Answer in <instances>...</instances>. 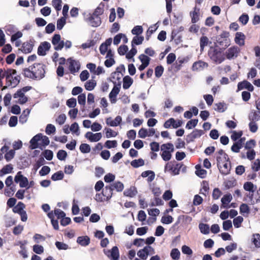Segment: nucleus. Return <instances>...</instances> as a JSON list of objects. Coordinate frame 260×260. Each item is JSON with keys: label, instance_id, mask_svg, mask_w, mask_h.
Listing matches in <instances>:
<instances>
[{"label": "nucleus", "instance_id": "e2e57ef3", "mask_svg": "<svg viewBox=\"0 0 260 260\" xmlns=\"http://www.w3.org/2000/svg\"><path fill=\"white\" fill-rule=\"evenodd\" d=\"M117 142L116 140H107L105 144V146L108 149L115 148L117 146Z\"/></svg>", "mask_w": 260, "mask_h": 260}, {"label": "nucleus", "instance_id": "7ed1b4c3", "mask_svg": "<svg viewBox=\"0 0 260 260\" xmlns=\"http://www.w3.org/2000/svg\"><path fill=\"white\" fill-rule=\"evenodd\" d=\"M20 77L17 75L15 70L7 69L6 84L8 86L16 87L20 82Z\"/></svg>", "mask_w": 260, "mask_h": 260}, {"label": "nucleus", "instance_id": "bb28decb", "mask_svg": "<svg viewBox=\"0 0 260 260\" xmlns=\"http://www.w3.org/2000/svg\"><path fill=\"white\" fill-rule=\"evenodd\" d=\"M249 120L254 121L260 120V111H252L248 116Z\"/></svg>", "mask_w": 260, "mask_h": 260}, {"label": "nucleus", "instance_id": "5fc2aeb1", "mask_svg": "<svg viewBox=\"0 0 260 260\" xmlns=\"http://www.w3.org/2000/svg\"><path fill=\"white\" fill-rule=\"evenodd\" d=\"M137 193V190L134 187H131L129 189L126 190L124 191V194L125 196L133 197Z\"/></svg>", "mask_w": 260, "mask_h": 260}, {"label": "nucleus", "instance_id": "c85d7f7f", "mask_svg": "<svg viewBox=\"0 0 260 260\" xmlns=\"http://www.w3.org/2000/svg\"><path fill=\"white\" fill-rule=\"evenodd\" d=\"M201 186L202 187L200 189V193L206 196L209 190L208 183L206 181H203L202 183Z\"/></svg>", "mask_w": 260, "mask_h": 260}, {"label": "nucleus", "instance_id": "3c124183", "mask_svg": "<svg viewBox=\"0 0 260 260\" xmlns=\"http://www.w3.org/2000/svg\"><path fill=\"white\" fill-rule=\"evenodd\" d=\"M66 17H62L57 20L56 24L57 29L61 30L63 28L66 23Z\"/></svg>", "mask_w": 260, "mask_h": 260}, {"label": "nucleus", "instance_id": "69168bd1", "mask_svg": "<svg viewBox=\"0 0 260 260\" xmlns=\"http://www.w3.org/2000/svg\"><path fill=\"white\" fill-rule=\"evenodd\" d=\"M243 221V218L240 216H238L234 219L233 224L235 228H238L241 226V223Z\"/></svg>", "mask_w": 260, "mask_h": 260}, {"label": "nucleus", "instance_id": "8fccbe9b", "mask_svg": "<svg viewBox=\"0 0 260 260\" xmlns=\"http://www.w3.org/2000/svg\"><path fill=\"white\" fill-rule=\"evenodd\" d=\"M139 58L141 60L142 64L147 66L149 65L150 58L147 55L142 54L139 55Z\"/></svg>", "mask_w": 260, "mask_h": 260}, {"label": "nucleus", "instance_id": "dca6fc26", "mask_svg": "<svg viewBox=\"0 0 260 260\" xmlns=\"http://www.w3.org/2000/svg\"><path fill=\"white\" fill-rule=\"evenodd\" d=\"M244 88L247 89L249 91H252L254 90V87L252 85L246 80L239 82L238 84V91H240Z\"/></svg>", "mask_w": 260, "mask_h": 260}, {"label": "nucleus", "instance_id": "f704fd0d", "mask_svg": "<svg viewBox=\"0 0 260 260\" xmlns=\"http://www.w3.org/2000/svg\"><path fill=\"white\" fill-rule=\"evenodd\" d=\"M25 206L22 202H19L17 205L14 207L13 211L14 213L19 214L24 210Z\"/></svg>", "mask_w": 260, "mask_h": 260}, {"label": "nucleus", "instance_id": "9b49d317", "mask_svg": "<svg viewBox=\"0 0 260 260\" xmlns=\"http://www.w3.org/2000/svg\"><path fill=\"white\" fill-rule=\"evenodd\" d=\"M85 137L89 141L92 142H95L100 141L102 137V135L101 133H92L90 132H88L85 134Z\"/></svg>", "mask_w": 260, "mask_h": 260}, {"label": "nucleus", "instance_id": "a878e982", "mask_svg": "<svg viewBox=\"0 0 260 260\" xmlns=\"http://www.w3.org/2000/svg\"><path fill=\"white\" fill-rule=\"evenodd\" d=\"M33 48V45L30 42H25L22 44L21 51L25 53H30Z\"/></svg>", "mask_w": 260, "mask_h": 260}, {"label": "nucleus", "instance_id": "774afa93", "mask_svg": "<svg viewBox=\"0 0 260 260\" xmlns=\"http://www.w3.org/2000/svg\"><path fill=\"white\" fill-rule=\"evenodd\" d=\"M15 154L14 150H10L5 154V158L7 161H9L14 158Z\"/></svg>", "mask_w": 260, "mask_h": 260}, {"label": "nucleus", "instance_id": "0e129e2a", "mask_svg": "<svg viewBox=\"0 0 260 260\" xmlns=\"http://www.w3.org/2000/svg\"><path fill=\"white\" fill-rule=\"evenodd\" d=\"M66 119V115L64 114H61L56 118L55 121L59 125H62L64 123Z\"/></svg>", "mask_w": 260, "mask_h": 260}, {"label": "nucleus", "instance_id": "e433bc0d", "mask_svg": "<svg viewBox=\"0 0 260 260\" xmlns=\"http://www.w3.org/2000/svg\"><path fill=\"white\" fill-rule=\"evenodd\" d=\"M119 70H124L125 68L124 65L122 64L119 67L117 68V71L112 73V78H116L117 80H119L121 78L120 75L121 74L120 73V71H119Z\"/></svg>", "mask_w": 260, "mask_h": 260}, {"label": "nucleus", "instance_id": "37998d69", "mask_svg": "<svg viewBox=\"0 0 260 260\" xmlns=\"http://www.w3.org/2000/svg\"><path fill=\"white\" fill-rule=\"evenodd\" d=\"M252 242L256 248L260 247V235L254 234L252 235Z\"/></svg>", "mask_w": 260, "mask_h": 260}, {"label": "nucleus", "instance_id": "f3484780", "mask_svg": "<svg viewBox=\"0 0 260 260\" xmlns=\"http://www.w3.org/2000/svg\"><path fill=\"white\" fill-rule=\"evenodd\" d=\"M228 155L222 149L219 150L217 153L216 160L217 162L224 163L225 161L229 160Z\"/></svg>", "mask_w": 260, "mask_h": 260}, {"label": "nucleus", "instance_id": "6e6552de", "mask_svg": "<svg viewBox=\"0 0 260 260\" xmlns=\"http://www.w3.org/2000/svg\"><path fill=\"white\" fill-rule=\"evenodd\" d=\"M204 134V132L201 129H196L186 137V141L188 142H192L194 139L200 138Z\"/></svg>", "mask_w": 260, "mask_h": 260}, {"label": "nucleus", "instance_id": "20e7f679", "mask_svg": "<svg viewBox=\"0 0 260 260\" xmlns=\"http://www.w3.org/2000/svg\"><path fill=\"white\" fill-rule=\"evenodd\" d=\"M183 166L181 162H177L175 161H171L166 164L165 167V171H170L173 175H178Z\"/></svg>", "mask_w": 260, "mask_h": 260}, {"label": "nucleus", "instance_id": "423d86ee", "mask_svg": "<svg viewBox=\"0 0 260 260\" xmlns=\"http://www.w3.org/2000/svg\"><path fill=\"white\" fill-rule=\"evenodd\" d=\"M14 180L15 182H19L20 187H25L28 184V181L26 177L23 176L21 174V172H18L15 177Z\"/></svg>", "mask_w": 260, "mask_h": 260}, {"label": "nucleus", "instance_id": "4468645a", "mask_svg": "<svg viewBox=\"0 0 260 260\" xmlns=\"http://www.w3.org/2000/svg\"><path fill=\"white\" fill-rule=\"evenodd\" d=\"M122 121V118L120 116H117L114 120H113L111 117L107 118L106 119V123L108 125L110 126H117L119 125Z\"/></svg>", "mask_w": 260, "mask_h": 260}, {"label": "nucleus", "instance_id": "58836bf2", "mask_svg": "<svg viewBox=\"0 0 260 260\" xmlns=\"http://www.w3.org/2000/svg\"><path fill=\"white\" fill-rule=\"evenodd\" d=\"M162 152L160 154L162 159L165 161H169L172 158V153L173 152H170L169 151H161Z\"/></svg>", "mask_w": 260, "mask_h": 260}, {"label": "nucleus", "instance_id": "393cba45", "mask_svg": "<svg viewBox=\"0 0 260 260\" xmlns=\"http://www.w3.org/2000/svg\"><path fill=\"white\" fill-rule=\"evenodd\" d=\"M133 83V79L128 76H126L123 79V88L127 89L129 88Z\"/></svg>", "mask_w": 260, "mask_h": 260}, {"label": "nucleus", "instance_id": "cd10ccee", "mask_svg": "<svg viewBox=\"0 0 260 260\" xmlns=\"http://www.w3.org/2000/svg\"><path fill=\"white\" fill-rule=\"evenodd\" d=\"M109 252L111 253V260H119V253L117 246H114Z\"/></svg>", "mask_w": 260, "mask_h": 260}, {"label": "nucleus", "instance_id": "9d476101", "mask_svg": "<svg viewBox=\"0 0 260 260\" xmlns=\"http://www.w3.org/2000/svg\"><path fill=\"white\" fill-rule=\"evenodd\" d=\"M69 63V69L72 73L77 72L80 69V63L78 61L70 58L68 59Z\"/></svg>", "mask_w": 260, "mask_h": 260}, {"label": "nucleus", "instance_id": "39448f33", "mask_svg": "<svg viewBox=\"0 0 260 260\" xmlns=\"http://www.w3.org/2000/svg\"><path fill=\"white\" fill-rule=\"evenodd\" d=\"M52 43L55 50H60L64 47V42L61 41V37L59 34H55L52 39Z\"/></svg>", "mask_w": 260, "mask_h": 260}, {"label": "nucleus", "instance_id": "4c0bfd02", "mask_svg": "<svg viewBox=\"0 0 260 260\" xmlns=\"http://www.w3.org/2000/svg\"><path fill=\"white\" fill-rule=\"evenodd\" d=\"M131 165L134 168H137L144 165V161L142 158L135 159L131 161Z\"/></svg>", "mask_w": 260, "mask_h": 260}, {"label": "nucleus", "instance_id": "473e14b6", "mask_svg": "<svg viewBox=\"0 0 260 260\" xmlns=\"http://www.w3.org/2000/svg\"><path fill=\"white\" fill-rule=\"evenodd\" d=\"M161 151H169L170 152H174V147L173 144L171 143H168L164 144L160 146Z\"/></svg>", "mask_w": 260, "mask_h": 260}, {"label": "nucleus", "instance_id": "ea45409f", "mask_svg": "<svg viewBox=\"0 0 260 260\" xmlns=\"http://www.w3.org/2000/svg\"><path fill=\"white\" fill-rule=\"evenodd\" d=\"M13 169V166L11 164H8L5 166L1 170L2 176L12 173Z\"/></svg>", "mask_w": 260, "mask_h": 260}, {"label": "nucleus", "instance_id": "5701e85b", "mask_svg": "<svg viewBox=\"0 0 260 260\" xmlns=\"http://www.w3.org/2000/svg\"><path fill=\"white\" fill-rule=\"evenodd\" d=\"M77 242L81 246H86L89 244L90 238L87 236L79 237L77 238Z\"/></svg>", "mask_w": 260, "mask_h": 260}, {"label": "nucleus", "instance_id": "f257e3e1", "mask_svg": "<svg viewBox=\"0 0 260 260\" xmlns=\"http://www.w3.org/2000/svg\"><path fill=\"white\" fill-rule=\"evenodd\" d=\"M45 73V66L39 63H34L33 66L23 70V75L25 77L37 80L43 79Z\"/></svg>", "mask_w": 260, "mask_h": 260}, {"label": "nucleus", "instance_id": "a18cd8bd", "mask_svg": "<svg viewBox=\"0 0 260 260\" xmlns=\"http://www.w3.org/2000/svg\"><path fill=\"white\" fill-rule=\"evenodd\" d=\"M200 231L204 234H208L210 232L209 226L207 224L200 223L199 225Z\"/></svg>", "mask_w": 260, "mask_h": 260}, {"label": "nucleus", "instance_id": "412c9836", "mask_svg": "<svg viewBox=\"0 0 260 260\" xmlns=\"http://www.w3.org/2000/svg\"><path fill=\"white\" fill-rule=\"evenodd\" d=\"M41 138V134H39L34 136L30 141L31 149H35L39 146V142H40V138Z\"/></svg>", "mask_w": 260, "mask_h": 260}, {"label": "nucleus", "instance_id": "1a4fd4ad", "mask_svg": "<svg viewBox=\"0 0 260 260\" xmlns=\"http://www.w3.org/2000/svg\"><path fill=\"white\" fill-rule=\"evenodd\" d=\"M240 51V49L237 46H233L229 48L226 52V57L229 59H231L234 57H236Z\"/></svg>", "mask_w": 260, "mask_h": 260}, {"label": "nucleus", "instance_id": "864d4df0", "mask_svg": "<svg viewBox=\"0 0 260 260\" xmlns=\"http://www.w3.org/2000/svg\"><path fill=\"white\" fill-rule=\"evenodd\" d=\"M240 212L243 215L246 214L248 215L249 213V208L246 204H242L240 207Z\"/></svg>", "mask_w": 260, "mask_h": 260}, {"label": "nucleus", "instance_id": "6ab92c4d", "mask_svg": "<svg viewBox=\"0 0 260 260\" xmlns=\"http://www.w3.org/2000/svg\"><path fill=\"white\" fill-rule=\"evenodd\" d=\"M233 198L230 193L226 194L221 198V202L222 203L221 208H229V204L232 201Z\"/></svg>", "mask_w": 260, "mask_h": 260}, {"label": "nucleus", "instance_id": "13d9d810", "mask_svg": "<svg viewBox=\"0 0 260 260\" xmlns=\"http://www.w3.org/2000/svg\"><path fill=\"white\" fill-rule=\"evenodd\" d=\"M79 148L81 152L83 153H89L91 150L89 145L85 143L81 144Z\"/></svg>", "mask_w": 260, "mask_h": 260}, {"label": "nucleus", "instance_id": "2f4dec72", "mask_svg": "<svg viewBox=\"0 0 260 260\" xmlns=\"http://www.w3.org/2000/svg\"><path fill=\"white\" fill-rule=\"evenodd\" d=\"M70 130L73 135L75 134L76 136H78L80 134L79 125L78 123L76 122L71 124L70 127Z\"/></svg>", "mask_w": 260, "mask_h": 260}, {"label": "nucleus", "instance_id": "c03bdc74", "mask_svg": "<svg viewBox=\"0 0 260 260\" xmlns=\"http://www.w3.org/2000/svg\"><path fill=\"white\" fill-rule=\"evenodd\" d=\"M111 186L113 188V189H116L117 191H121L124 188L123 184L120 181H117L113 183L111 185Z\"/></svg>", "mask_w": 260, "mask_h": 260}, {"label": "nucleus", "instance_id": "4d7b16f0", "mask_svg": "<svg viewBox=\"0 0 260 260\" xmlns=\"http://www.w3.org/2000/svg\"><path fill=\"white\" fill-rule=\"evenodd\" d=\"M209 42V39L207 37L203 36L200 39V48L201 50L203 51L205 46H207Z\"/></svg>", "mask_w": 260, "mask_h": 260}, {"label": "nucleus", "instance_id": "c9c22d12", "mask_svg": "<svg viewBox=\"0 0 260 260\" xmlns=\"http://www.w3.org/2000/svg\"><path fill=\"white\" fill-rule=\"evenodd\" d=\"M96 82L93 80H90L85 84V88L88 91L92 90L96 86Z\"/></svg>", "mask_w": 260, "mask_h": 260}, {"label": "nucleus", "instance_id": "ddd939ff", "mask_svg": "<svg viewBox=\"0 0 260 260\" xmlns=\"http://www.w3.org/2000/svg\"><path fill=\"white\" fill-rule=\"evenodd\" d=\"M87 21L89 25L95 27L100 26L102 23L100 17L94 16L92 14L87 19Z\"/></svg>", "mask_w": 260, "mask_h": 260}, {"label": "nucleus", "instance_id": "052dcab7", "mask_svg": "<svg viewBox=\"0 0 260 260\" xmlns=\"http://www.w3.org/2000/svg\"><path fill=\"white\" fill-rule=\"evenodd\" d=\"M55 246L58 250H67L69 248L68 244L61 242L57 241L55 242Z\"/></svg>", "mask_w": 260, "mask_h": 260}, {"label": "nucleus", "instance_id": "09e8293b", "mask_svg": "<svg viewBox=\"0 0 260 260\" xmlns=\"http://www.w3.org/2000/svg\"><path fill=\"white\" fill-rule=\"evenodd\" d=\"M104 131L106 132V136L107 138L115 137L117 135V133L113 131L112 129L105 127Z\"/></svg>", "mask_w": 260, "mask_h": 260}, {"label": "nucleus", "instance_id": "aec40b11", "mask_svg": "<svg viewBox=\"0 0 260 260\" xmlns=\"http://www.w3.org/2000/svg\"><path fill=\"white\" fill-rule=\"evenodd\" d=\"M113 188L111 185L106 186L103 189L102 193L106 200H109L112 196Z\"/></svg>", "mask_w": 260, "mask_h": 260}, {"label": "nucleus", "instance_id": "72a5a7b5", "mask_svg": "<svg viewBox=\"0 0 260 260\" xmlns=\"http://www.w3.org/2000/svg\"><path fill=\"white\" fill-rule=\"evenodd\" d=\"M214 106H215V108H214L215 110H216L219 112H223L226 109V105L223 102L216 103L214 105Z\"/></svg>", "mask_w": 260, "mask_h": 260}, {"label": "nucleus", "instance_id": "a19ab883", "mask_svg": "<svg viewBox=\"0 0 260 260\" xmlns=\"http://www.w3.org/2000/svg\"><path fill=\"white\" fill-rule=\"evenodd\" d=\"M180 252L179 250L177 248H173L172 249L170 256L171 258L174 260H179L180 258Z\"/></svg>", "mask_w": 260, "mask_h": 260}, {"label": "nucleus", "instance_id": "a211bd4d", "mask_svg": "<svg viewBox=\"0 0 260 260\" xmlns=\"http://www.w3.org/2000/svg\"><path fill=\"white\" fill-rule=\"evenodd\" d=\"M245 36L243 32H237L235 35V42L239 45L242 46L245 44Z\"/></svg>", "mask_w": 260, "mask_h": 260}, {"label": "nucleus", "instance_id": "6e6d98bb", "mask_svg": "<svg viewBox=\"0 0 260 260\" xmlns=\"http://www.w3.org/2000/svg\"><path fill=\"white\" fill-rule=\"evenodd\" d=\"M198 122L197 119H191L188 121L186 125V128L188 129H192L196 126Z\"/></svg>", "mask_w": 260, "mask_h": 260}, {"label": "nucleus", "instance_id": "de8ad7c7", "mask_svg": "<svg viewBox=\"0 0 260 260\" xmlns=\"http://www.w3.org/2000/svg\"><path fill=\"white\" fill-rule=\"evenodd\" d=\"M64 175L62 171H58L53 174L51 176V179L53 181L60 180L63 178Z\"/></svg>", "mask_w": 260, "mask_h": 260}, {"label": "nucleus", "instance_id": "2eb2a0df", "mask_svg": "<svg viewBox=\"0 0 260 260\" xmlns=\"http://www.w3.org/2000/svg\"><path fill=\"white\" fill-rule=\"evenodd\" d=\"M112 39L111 38L107 39L105 42L103 43L100 46V51L102 55H105L109 50L108 47L111 45Z\"/></svg>", "mask_w": 260, "mask_h": 260}, {"label": "nucleus", "instance_id": "79ce46f5", "mask_svg": "<svg viewBox=\"0 0 260 260\" xmlns=\"http://www.w3.org/2000/svg\"><path fill=\"white\" fill-rule=\"evenodd\" d=\"M143 41L144 37L143 36H136L133 39L132 41V46H134V45H140L143 43Z\"/></svg>", "mask_w": 260, "mask_h": 260}, {"label": "nucleus", "instance_id": "7c9ffc66", "mask_svg": "<svg viewBox=\"0 0 260 260\" xmlns=\"http://www.w3.org/2000/svg\"><path fill=\"white\" fill-rule=\"evenodd\" d=\"M199 11L200 9L196 7L194 8V11L190 14L192 23H196L199 20Z\"/></svg>", "mask_w": 260, "mask_h": 260}, {"label": "nucleus", "instance_id": "f8f14e48", "mask_svg": "<svg viewBox=\"0 0 260 260\" xmlns=\"http://www.w3.org/2000/svg\"><path fill=\"white\" fill-rule=\"evenodd\" d=\"M50 47V44L47 42H44L41 43L38 49V54L41 56L45 55L46 52L49 51Z\"/></svg>", "mask_w": 260, "mask_h": 260}, {"label": "nucleus", "instance_id": "338daca9", "mask_svg": "<svg viewBox=\"0 0 260 260\" xmlns=\"http://www.w3.org/2000/svg\"><path fill=\"white\" fill-rule=\"evenodd\" d=\"M217 42L220 45L224 46V47H226L229 45L228 39L224 37H222V36H220L218 38Z\"/></svg>", "mask_w": 260, "mask_h": 260}, {"label": "nucleus", "instance_id": "f03ea898", "mask_svg": "<svg viewBox=\"0 0 260 260\" xmlns=\"http://www.w3.org/2000/svg\"><path fill=\"white\" fill-rule=\"evenodd\" d=\"M208 55L210 58L216 64L221 63L225 59L223 50L221 48L211 47L208 51Z\"/></svg>", "mask_w": 260, "mask_h": 260}, {"label": "nucleus", "instance_id": "603ef678", "mask_svg": "<svg viewBox=\"0 0 260 260\" xmlns=\"http://www.w3.org/2000/svg\"><path fill=\"white\" fill-rule=\"evenodd\" d=\"M55 131L56 128L54 125L52 124H48L47 125L45 129V132L47 135H50L53 134L55 133Z\"/></svg>", "mask_w": 260, "mask_h": 260}, {"label": "nucleus", "instance_id": "bf43d9fd", "mask_svg": "<svg viewBox=\"0 0 260 260\" xmlns=\"http://www.w3.org/2000/svg\"><path fill=\"white\" fill-rule=\"evenodd\" d=\"M137 52V49L134 47L132 46L131 50L126 54V57L127 59H132L133 58V61H134V59L133 57L136 54Z\"/></svg>", "mask_w": 260, "mask_h": 260}, {"label": "nucleus", "instance_id": "680f3d73", "mask_svg": "<svg viewBox=\"0 0 260 260\" xmlns=\"http://www.w3.org/2000/svg\"><path fill=\"white\" fill-rule=\"evenodd\" d=\"M61 0H53L52 1V6L57 11L61 9Z\"/></svg>", "mask_w": 260, "mask_h": 260}, {"label": "nucleus", "instance_id": "0eeeda50", "mask_svg": "<svg viewBox=\"0 0 260 260\" xmlns=\"http://www.w3.org/2000/svg\"><path fill=\"white\" fill-rule=\"evenodd\" d=\"M217 166L220 173L223 175H228L231 170V164L230 160L225 161L224 163L217 162Z\"/></svg>", "mask_w": 260, "mask_h": 260}, {"label": "nucleus", "instance_id": "4be33fe9", "mask_svg": "<svg viewBox=\"0 0 260 260\" xmlns=\"http://www.w3.org/2000/svg\"><path fill=\"white\" fill-rule=\"evenodd\" d=\"M141 176L143 178L148 177L147 178V181L148 182H152L155 178V174L154 172L152 171H146L142 173Z\"/></svg>", "mask_w": 260, "mask_h": 260}, {"label": "nucleus", "instance_id": "b1692460", "mask_svg": "<svg viewBox=\"0 0 260 260\" xmlns=\"http://www.w3.org/2000/svg\"><path fill=\"white\" fill-rule=\"evenodd\" d=\"M207 64L202 61H199L193 63L192 69L193 71L201 70L205 67H207Z\"/></svg>", "mask_w": 260, "mask_h": 260}, {"label": "nucleus", "instance_id": "49530a36", "mask_svg": "<svg viewBox=\"0 0 260 260\" xmlns=\"http://www.w3.org/2000/svg\"><path fill=\"white\" fill-rule=\"evenodd\" d=\"M143 29L142 26H135L132 30V34L134 35L139 36L143 33Z\"/></svg>", "mask_w": 260, "mask_h": 260}, {"label": "nucleus", "instance_id": "c756f323", "mask_svg": "<svg viewBox=\"0 0 260 260\" xmlns=\"http://www.w3.org/2000/svg\"><path fill=\"white\" fill-rule=\"evenodd\" d=\"M243 188L245 190L253 193L256 189V186L251 182H246L244 183Z\"/></svg>", "mask_w": 260, "mask_h": 260}]
</instances>
